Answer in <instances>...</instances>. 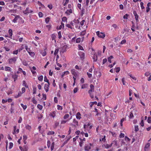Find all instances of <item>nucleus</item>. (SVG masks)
<instances>
[{
  "instance_id": "6",
  "label": "nucleus",
  "mask_w": 151,
  "mask_h": 151,
  "mask_svg": "<svg viewBox=\"0 0 151 151\" xmlns=\"http://www.w3.org/2000/svg\"><path fill=\"white\" fill-rule=\"evenodd\" d=\"M17 129V127L16 126H14V132H13V134H16V130L17 133L19 132V129Z\"/></svg>"
},
{
  "instance_id": "28",
  "label": "nucleus",
  "mask_w": 151,
  "mask_h": 151,
  "mask_svg": "<svg viewBox=\"0 0 151 151\" xmlns=\"http://www.w3.org/2000/svg\"><path fill=\"white\" fill-rule=\"evenodd\" d=\"M139 130L138 126L137 125H135L134 126V131L137 132Z\"/></svg>"
},
{
  "instance_id": "23",
  "label": "nucleus",
  "mask_w": 151,
  "mask_h": 151,
  "mask_svg": "<svg viewBox=\"0 0 151 151\" xmlns=\"http://www.w3.org/2000/svg\"><path fill=\"white\" fill-rule=\"evenodd\" d=\"M25 127L26 129H28L29 130H30L32 129L31 127L28 125H26Z\"/></svg>"
},
{
  "instance_id": "5",
  "label": "nucleus",
  "mask_w": 151,
  "mask_h": 151,
  "mask_svg": "<svg viewBox=\"0 0 151 151\" xmlns=\"http://www.w3.org/2000/svg\"><path fill=\"white\" fill-rule=\"evenodd\" d=\"M57 111H53L51 112L50 114V116H52L53 118H54L55 116L56 113Z\"/></svg>"
},
{
  "instance_id": "15",
  "label": "nucleus",
  "mask_w": 151,
  "mask_h": 151,
  "mask_svg": "<svg viewBox=\"0 0 151 151\" xmlns=\"http://www.w3.org/2000/svg\"><path fill=\"white\" fill-rule=\"evenodd\" d=\"M94 60V61L96 62L97 60V55L96 54H95L94 55V56L93 58Z\"/></svg>"
},
{
  "instance_id": "12",
  "label": "nucleus",
  "mask_w": 151,
  "mask_h": 151,
  "mask_svg": "<svg viewBox=\"0 0 151 151\" xmlns=\"http://www.w3.org/2000/svg\"><path fill=\"white\" fill-rule=\"evenodd\" d=\"M79 55L82 60H83L84 59L85 54L84 53L80 52L79 53Z\"/></svg>"
},
{
  "instance_id": "54",
  "label": "nucleus",
  "mask_w": 151,
  "mask_h": 151,
  "mask_svg": "<svg viewBox=\"0 0 151 151\" xmlns=\"http://www.w3.org/2000/svg\"><path fill=\"white\" fill-rule=\"evenodd\" d=\"M78 47L79 49V50H83V47L81 46L80 45H78Z\"/></svg>"
},
{
  "instance_id": "19",
  "label": "nucleus",
  "mask_w": 151,
  "mask_h": 151,
  "mask_svg": "<svg viewBox=\"0 0 151 151\" xmlns=\"http://www.w3.org/2000/svg\"><path fill=\"white\" fill-rule=\"evenodd\" d=\"M9 33L10 37H11L12 35V30L11 29H9Z\"/></svg>"
},
{
  "instance_id": "47",
  "label": "nucleus",
  "mask_w": 151,
  "mask_h": 151,
  "mask_svg": "<svg viewBox=\"0 0 151 151\" xmlns=\"http://www.w3.org/2000/svg\"><path fill=\"white\" fill-rule=\"evenodd\" d=\"M81 40V39L80 38H78L76 39V42L77 43H79Z\"/></svg>"
},
{
  "instance_id": "58",
  "label": "nucleus",
  "mask_w": 151,
  "mask_h": 151,
  "mask_svg": "<svg viewBox=\"0 0 151 151\" xmlns=\"http://www.w3.org/2000/svg\"><path fill=\"white\" fill-rule=\"evenodd\" d=\"M22 63L23 65L25 66H27V62L26 61H23L22 62Z\"/></svg>"
},
{
  "instance_id": "32",
  "label": "nucleus",
  "mask_w": 151,
  "mask_h": 151,
  "mask_svg": "<svg viewBox=\"0 0 151 151\" xmlns=\"http://www.w3.org/2000/svg\"><path fill=\"white\" fill-rule=\"evenodd\" d=\"M68 12L69 13H72V10L71 9H70L68 10L66 12H65V13L67 14H68Z\"/></svg>"
},
{
  "instance_id": "43",
  "label": "nucleus",
  "mask_w": 151,
  "mask_h": 151,
  "mask_svg": "<svg viewBox=\"0 0 151 151\" xmlns=\"http://www.w3.org/2000/svg\"><path fill=\"white\" fill-rule=\"evenodd\" d=\"M43 76H41L38 77V79L40 81H42L43 80Z\"/></svg>"
},
{
  "instance_id": "49",
  "label": "nucleus",
  "mask_w": 151,
  "mask_h": 151,
  "mask_svg": "<svg viewBox=\"0 0 151 151\" xmlns=\"http://www.w3.org/2000/svg\"><path fill=\"white\" fill-rule=\"evenodd\" d=\"M147 122L149 123H151V117H149L147 119Z\"/></svg>"
},
{
  "instance_id": "34",
  "label": "nucleus",
  "mask_w": 151,
  "mask_h": 151,
  "mask_svg": "<svg viewBox=\"0 0 151 151\" xmlns=\"http://www.w3.org/2000/svg\"><path fill=\"white\" fill-rule=\"evenodd\" d=\"M29 9V8L28 7H27L24 12V13L25 14H27V13H30V12L28 11V10Z\"/></svg>"
},
{
  "instance_id": "38",
  "label": "nucleus",
  "mask_w": 151,
  "mask_h": 151,
  "mask_svg": "<svg viewBox=\"0 0 151 151\" xmlns=\"http://www.w3.org/2000/svg\"><path fill=\"white\" fill-rule=\"evenodd\" d=\"M134 117V116H133V114L132 113V112H130V114L129 115V117L130 119H132V118H133Z\"/></svg>"
},
{
  "instance_id": "53",
  "label": "nucleus",
  "mask_w": 151,
  "mask_h": 151,
  "mask_svg": "<svg viewBox=\"0 0 151 151\" xmlns=\"http://www.w3.org/2000/svg\"><path fill=\"white\" fill-rule=\"evenodd\" d=\"M79 137L78 136H76L75 137L73 138V142H75L76 141V139H77Z\"/></svg>"
},
{
  "instance_id": "42",
  "label": "nucleus",
  "mask_w": 151,
  "mask_h": 151,
  "mask_svg": "<svg viewBox=\"0 0 151 151\" xmlns=\"http://www.w3.org/2000/svg\"><path fill=\"white\" fill-rule=\"evenodd\" d=\"M140 6L141 7V9H145V7L143 6L144 3L143 2H142L140 3Z\"/></svg>"
},
{
  "instance_id": "39",
  "label": "nucleus",
  "mask_w": 151,
  "mask_h": 151,
  "mask_svg": "<svg viewBox=\"0 0 151 151\" xmlns=\"http://www.w3.org/2000/svg\"><path fill=\"white\" fill-rule=\"evenodd\" d=\"M57 107L58 109V110H62L63 109L62 107L59 105H58Z\"/></svg>"
},
{
  "instance_id": "16",
  "label": "nucleus",
  "mask_w": 151,
  "mask_h": 151,
  "mask_svg": "<svg viewBox=\"0 0 151 151\" xmlns=\"http://www.w3.org/2000/svg\"><path fill=\"white\" fill-rule=\"evenodd\" d=\"M39 97H41L42 96V99L43 100H45L46 99V95H38Z\"/></svg>"
},
{
  "instance_id": "51",
  "label": "nucleus",
  "mask_w": 151,
  "mask_h": 151,
  "mask_svg": "<svg viewBox=\"0 0 151 151\" xmlns=\"http://www.w3.org/2000/svg\"><path fill=\"white\" fill-rule=\"evenodd\" d=\"M62 20L63 22H65L67 20V18L65 17H63L62 18Z\"/></svg>"
},
{
  "instance_id": "55",
  "label": "nucleus",
  "mask_w": 151,
  "mask_h": 151,
  "mask_svg": "<svg viewBox=\"0 0 151 151\" xmlns=\"http://www.w3.org/2000/svg\"><path fill=\"white\" fill-rule=\"evenodd\" d=\"M32 102L34 104H36L37 103V101L34 98L32 99Z\"/></svg>"
},
{
  "instance_id": "61",
  "label": "nucleus",
  "mask_w": 151,
  "mask_h": 151,
  "mask_svg": "<svg viewBox=\"0 0 151 151\" xmlns=\"http://www.w3.org/2000/svg\"><path fill=\"white\" fill-rule=\"evenodd\" d=\"M23 138L24 141H25L27 139V136L24 135L23 136Z\"/></svg>"
},
{
  "instance_id": "45",
  "label": "nucleus",
  "mask_w": 151,
  "mask_h": 151,
  "mask_svg": "<svg viewBox=\"0 0 151 151\" xmlns=\"http://www.w3.org/2000/svg\"><path fill=\"white\" fill-rule=\"evenodd\" d=\"M59 49L58 48L56 49L55 50L54 55H56L58 52Z\"/></svg>"
},
{
  "instance_id": "25",
  "label": "nucleus",
  "mask_w": 151,
  "mask_h": 151,
  "mask_svg": "<svg viewBox=\"0 0 151 151\" xmlns=\"http://www.w3.org/2000/svg\"><path fill=\"white\" fill-rule=\"evenodd\" d=\"M37 107L40 110H41L42 109L43 106L42 105H41L40 104H38L37 105Z\"/></svg>"
},
{
  "instance_id": "33",
  "label": "nucleus",
  "mask_w": 151,
  "mask_h": 151,
  "mask_svg": "<svg viewBox=\"0 0 151 151\" xmlns=\"http://www.w3.org/2000/svg\"><path fill=\"white\" fill-rule=\"evenodd\" d=\"M90 125V124L89 123H88L87 124H85L84 125L83 127L84 128V129H85L86 128L88 127H89Z\"/></svg>"
},
{
  "instance_id": "8",
  "label": "nucleus",
  "mask_w": 151,
  "mask_h": 151,
  "mask_svg": "<svg viewBox=\"0 0 151 151\" xmlns=\"http://www.w3.org/2000/svg\"><path fill=\"white\" fill-rule=\"evenodd\" d=\"M76 117L77 119L80 120L81 118V114L79 112H78L76 115Z\"/></svg>"
},
{
  "instance_id": "63",
  "label": "nucleus",
  "mask_w": 151,
  "mask_h": 151,
  "mask_svg": "<svg viewBox=\"0 0 151 151\" xmlns=\"http://www.w3.org/2000/svg\"><path fill=\"white\" fill-rule=\"evenodd\" d=\"M25 91V88L24 87H23L22 89V93H24Z\"/></svg>"
},
{
  "instance_id": "62",
  "label": "nucleus",
  "mask_w": 151,
  "mask_h": 151,
  "mask_svg": "<svg viewBox=\"0 0 151 151\" xmlns=\"http://www.w3.org/2000/svg\"><path fill=\"white\" fill-rule=\"evenodd\" d=\"M90 87L91 88V89L92 91H93L94 90V86L92 84H91L90 86Z\"/></svg>"
},
{
  "instance_id": "17",
  "label": "nucleus",
  "mask_w": 151,
  "mask_h": 151,
  "mask_svg": "<svg viewBox=\"0 0 151 151\" xmlns=\"http://www.w3.org/2000/svg\"><path fill=\"white\" fill-rule=\"evenodd\" d=\"M19 16H17L14 17V19L13 20V22L14 23L17 22L18 19L19 18Z\"/></svg>"
},
{
  "instance_id": "1",
  "label": "nucleus",
  "mask_w": 151,
  "mask_h": 151,
  "mask_svg": "<svg viewBox=\"0 0 151 151\" xmlns=\"http://www.w3.org/2000/svg\"><path fill=\"white\" fill-rule=\"evenodd\" d=\"M92 145L91 143L86 144L84 147V150L85 151H89L91 149V146Z\"/></svg>"
},
{
  "instance_id": "26",
  "label": "nucleus",
  "mask_w": 151,
  "mask_h": 151,
  "mask_svg": "<svg viewBox=\"0 0 151 151\" xmlns=\"http://www.w3.org/2000/svg\"><path fill=\"white\" fill-rule=\"evenodd\" d=\"M12 77L14 79V81H15L17 78L18 76L16 75H12Z\"/></svg>"
},
{
  "instance_id": "20",
  "label": "nucleus",
  "mask_w": 151,
  "mask_h": 151,
  "mask_svg": "<svg viewBox=\"0 0 151 151\" xmlns=\"http://www.w3.org/2000/svg\"><path fill=\"white\" fill-rule=\"evenodd\" d=\"M55 134V132L54 131H49L47 133V134L49 135H53Z\"/></svg>"
},
{
  "instance_id": "46",
  "label": "nucleus",
  "mask_w": 151,
  "mask_h": 151,
  "mask_svg": "<svg viewBox=\"0 0 151 151\" xmlns=\"http://www.w3.org/2000/svg\"><path fill=\"white\" fill-rule=\"evenodd\" d=\"M44 81L48 83V84L49 83L48 80L47 79L46 76H45L44 78Z\"/></svg>"
},
{
  "instance_id": "2",
  "label": "nucleus",
  "mask_w": 151,
  "mask_h": 151,
  "mask_svg": "<svg viewBox=\"0 0 151 151\" xmlns=\"http://www.w3.org/2000/svg\"><path fill=\"white\" fill-rule=\"evenodd\" d=\"M96 34L99 37L104 38L105 37V34L104 33L102 32L100 33V32L99 31H97L96 32Z\"/></svg>"
},
{
  "instance_id": "29",
  "label": "nucleus",
  "mask_w": 151,
  "mask_h": 151,
  "mask_svg": "<svg viewBox=\"0 0 151 151\" xmlns=\"http://www.w3.org/2000/svg\"><path fill=\"white\" fill-rule=\"evenodd\" d=\"M69 117V115L68 114H65L63 117L64 119H65Z\"/></svg>"
},
{
  "instance_id": "36",
  "label": "nucleus",
  "mask_w": 151,
  "mask_h": 151,
  "mask_svg": "<svg viewBox=\"0 0 151 151\" xmlns=\"http://www.w3.org/2000/svg\"><path fill=\"white\" fill-rule=\"evenodd\" d=\"M50 143H51L50 141V140H47V146L48 148H49L50 147Z\"/></svg>"
},
{
  "instance_id": "50",
  "label": "nucleus",
  "mask_w": 151,
  "mask_h": 151,
  "mask_svg": "<svg viewBox=\"0 0 151 151\" xmlns=\"http://www.w3.org/2000/svg\"><path fill=\"white\" fill-rule=\"evenodd\" d=\"M58 35L59 38V39L61 38L62 37L61 32L59 31V32H58Z\"/></svg>"
},
{
  "instance_id": "31",
  "label": "nucleus",
  "mask_w": 151,
  "mask_h": 151,
  "mask_svg": "<svg viewBox=\"0 0 151 151\" xmlns=\"http://www.w3.org/2000/svg\"><path fill=\"white\" fill-rule=\"evenodd\" d=\"M69 72L68 71H66L64 72L63 73V74L62 73V76H62V77H63V76L64 75H67V74H69Z\"/></svg>"
},
{
  "instance_id": "14",
  "label": "nucleus",
  "mask_w": 151,
  "mask_h": 151,
  "mask_svg": "<svg viewBox=\"0 0 151 151\" xmlns=\"http://www.w3.org/2000/svg\"><path fill=\"white\" fill-rule=\"evenodd\" d=\"M113 144V143H111L110 145H108V144H106L105 145V148H106V149H108L110 147H111L112 146Z\"/></svg>"
},
{
  "instance_id": "57",
  "label": "nucleus",
  "mask_w": 151,
  "mask_h": 151,
  "mask_svg": "<svg viewBox=\"0 0 151 151\" xmlns=\"http://www.w3.org/2000/svg\"><path fill=\"white\" fill-rule=\"evenodd\" d=\"M22 118L21 117H20L19 119V120L18 121V123H21L22 122Z\"/></svg>"
},
{
  "instance_id": "24",
  "label": "nucleus",
  "mask_w": 151,
  "mask_h": 151,
  "mask_svg": "<svg viewBox=\"0 0 151 151\" xmlns=\"http://www.w3.org/2000/svg\"><path fill=\"white\" fill-rule=\"evenodd\" d=\"M54 145H55V142H53L51 144V151H52L54 149Z\"/></svg>"
},
{
  "instance_id": "7",
  "label": "nucleus",
  "mask_w": 151,
  "mask_h": 151,
  "mask_svg": "<svg viewBox=\"0 0 151 151\" xmlns=\"http://www.w3.org/2000/svg\"><path fill=\"white\" fill-rule=\"evenodd\" d=\"M150 144L149 143H147L145 145V151H148L149 149V148L150 146Z\"/></svg>"
},
{
  "instance_id": "64",
  "label": "nucleus",
  "mask_w": 151,
  "mask_h": 151,
  "mask_svg": "<svg viewBox=\"0 0 151 151\" xmlns=\"http://www.w3.org/2000/svg\"><path fill=\"white\" fill-rule=\"evenodd\" d=\"M126 42V40H123L121 42V44H123L124 43H125Z\"/></svg>"
},
{
  "instance_id": "56",
  "label": "nucleus",
  "mask_w": 151,
  "mask_h": 151,
  "mask_svg": "<svg viewBox=\"0 0 151 151\" xmlns=\"http://www.w3.org/2000/svg\"><path fill=\"white\" fill-rule=\"evenodd\" d=\"M120 70V68L119 67H117L116 68V73L119 72Z\"/></svg>"
},
{
  "instance_id": "18",
  "label": "nucleus",
  "mask_w": 151,
  "mask_h": 151,
  "mask_svg": "<svg viewBox=\"0 0 151 151\" xmlns=\"http://www.w3.org/2000/svg\"><path fill=\"white\" fill-rule=\"evenodd\" d=\"M51 38L52 40H55V42H56V40H55L56 37V36L54 34H52V35L51 36Z\"/></svg>"
},
{
  "instance_id": "44",
  "label": "nucleus",
  "mask_w": 151,
  "mask_h": 151,
  "mask_svg": "<svg viewBox=\"0 0 151 151\" xmlns=\"http://www.w3.org/2000/svg\"><path fill=\"white\" fill-rule=\"evenodd\" d=\"M124 139L126 141H129L130 140V139L129 137L126 136L125 137Z\"/></svg>"
},
{
  "instance_id": "9",
  "label": "nucleus",
  "mask_w": 151,
  "mask_h": 151,
  "mask_svg": "<svg viewBox=\"0 0 151 151\" xmlns=\"http://www.w3.org/2000/svg\"><path fill=\"white\" fill-rule=\"evenodd\" d=\"M73 123V125L75 126H78V122L76 119H74Z\"/></svg>"
},
{
  "instance_id": "4",
  "label": "nucleus",
  "mask_w": 151,
  "mask_h": 151,
  "mask_svg": "<svg viewBox=\"0 0 151 151\" xmlns=\"http://www.w3.org/2000/svg\"><path fill=\"white\" fill-rule=\"evenodd\" d=\"M67 47V45H65L64 46H63L62 47L61 52H62L63 53L64 52H65L66 51V50Z\"/></svg>"
},
{
  "instance_id": "30",
  "label": "nucleus",
  "mask_w": 151,
  "mask_h": 151,
  "mask_svg": "<svg viewBox=\"0 0 151 151\" xmlns=\"http://www.w3.org/2000/svg\"><path fill=\"white\" fill-rule=\"evenodd\" d=\"M23 84L22 85L23 86H25L26 88H28V86L27 85V84L26 83L25 81H23Z\"/></svg>"
},
{
  "instance_id": "22",
  "label": "nucleus",
  "mask_w": 151,
  "mask_h": 151,
  "mask_svg": "<svg viewBox=\"0 0 151 151\" xmlns=\"http://www.w3.org/2000/svg\"><path fill=\"white\" fill-rule=\"evenodd\" d=\"M28 149V148L26 146H24L23 149L22 150V151H27Z\"/></svg>"
},
{
  "instance_id": "21",
  "label": "nucleus",
  "mask_w": 151,
  "mask_h": 151,
  "mask_svg": "<svg viewBox=\"0 0 151 151\" xmlns=\"http://www.w3.org/2000/svg\"><path fill=\"white\" fill-rule=\"evenodd\" d=\"M71 73L75 77L77 76V74L75 72V70L74 69L72 70L71 71Z\"/></svg>"
},
{
  "instance_id": "41",
  "label": "nucleus",
  "mask_w": 151,
  "mask_h": 151,
  "mask_svg": "<svg viewBox=\"0 0 151 151\" xmlns=\"http://www.w3.org/2000/svg\"><path fill=\"white\" fill-rule=\"evenodd\" d=\"M11 68L9 67H6L5 68V70L6 71H11Z\"/></svg>"
},
{
  "instance_id": "35",
  "label": "nucleus",
  "mask_w": 151,
  "mask_h": 151,
  "mask_svg": "<svg viewBox=\"0 0 151 151\" xmlns=\"http://www.w3.org/2000/svg\"><path fill=\"white\" fill-rule=\"evenodd\" d=\"M9 148L10 149L12 147L13 145V144L12 142H10L9 143Z\"/></svg>"
},
{
  "instance_id": "37",
  "label": "nucleus",
  "mask_w": 151,
  "mask_h": 151,
  "mask_svg": "<svg viewBox=\"0 0 151 151\" xmlns=\"http://www.w3.org/2000/svg\"><path fill=\"white\" fill-rule=\"evenodd\" d=\"M124 136V134L123 133H121L119 135V137L120 138H123Z\"/></svg>"
},
{
  "instance_id": "11",
  "label": "nucleus",
  "mask_w": 151,
  "mask_h": 151,
  "mask_svg": "<svg viewBox=\"0 0 151 151\" xmlns=\"http://www.w3.org/2000/svg\"><path fill=\"white\" fill-rule=\"evenodd\" d=\"M50 85V83L48 84H45L44 86V89H45L46 92L48 91V89L49 86Z\"/></svg>"
},
{
  "instance_id": "40",
  "label": "nucleus",
  "mask_w": 151,
  "mask_h": 151,
  "mask_svg": "<svg viewBox=\"0 0 151 151\" xmlns=\"http://www.w3.org/2000/svg\"><path fill=\"white\" fill-rule=\"evenodd\" d=\"M59 123L58 122H55V124L54 127L56 128L59 125Z\"/></svg>"
},
{
  "instance_id": "48",
  "label": "nucleus",
  "mask_w": 151,
  "mask_h": 151,
  "mask_svg": "<svg viewBox=\"0 0 151 151\" xmlns=\"http://www.w3.org/2000/svg\"><path fill=\"white\" fill-rule=\"evenodd\" d=\"M49 20H50V18L48 17H47L45 19V22L47 24L48 23V22H49Z\"/></svg>"
},
{
  "instance_id": "27",
  "label": "nucleus",
  "mask_w": 151,
  "mask_h": 151,
  "mask_svg": "<svg viewBox=\"0 0 151 151\" xmlns=\"http://www.w3.org/2000/svg\"><path fill=\"white\" fill-rule=\"evenodd\" d=\"M21 106H22V108H23V109L24 110H25L26 109V108H27V106L26 105H24L22 104H21Z\"/></svg>"
},
{
  "instance_id": "10",
  "label": "nucleus",
  "mask_w": 151,
  "mask_h": 151,
  "mask_svg": "<svg viewBox=\"0 0 151 151\" xmlns=\"http://www.w3.org/2000/svg\"><path fill=\"white\" fill-rule=\"evenodd\" d=\"M9 63H11L13 62H15L17 60V59L16 58H13L9 59Z\"/></svg>"
},
{
  "instance_id": "59",
  "label": "nucleus",
  "mask_w": 151,
  "mask_h": 151,
  "mask_svg": "<svg viewBox=\"0 0 151 151\" xmlns=\"http://www.w3.org/2000/svg\"><path fill=\"white\" fill-rule=\"evenodd\" d=\"M66 26L68 28H70L71 29H72V27L70 26V25L69 24H66Z\"/></svg>"
},
{
  "instance_id": "13",
  "label": "nucleus",
  "mask_w": 151,
  "mask_h": 151,
  "mask_svg": "<svg viewBox=\"0 0 151 151\" xmlns=\"http://www.w3.org/2000/svg\"><path fill=\"white\" fill-rule=\"evenodd\" d=\"M84 116L86 117L88 119H90L91 118V113L85 114Z\"/></svg>"
},
{
  "instance_id": "52",
  "label": "nucleus",
  "mask_w": 151,
  "mask_h": 151,
  "mask_svg": "<svg viewBox=\"0 0 151 151\" xmlns=\"http://www.w3.org/2000/svg\"><path fill=\"white\" fill-rule=\"evenodd\" d=\"M128 75L130 76V77L131 78H132L133 79H134V80H136V78L135 77L133 76H132V75H131V74H130V75L128 74Z\"/></svg>"
},
{
  "instance_id": "3",
  "label": "nucleus",
  "mask_w": 151,
  "mask_h": 151,
  "mask_svg": "<svg viewBox=\"0 0 151 151\" xmlns=\"http://www.w3.org/2000/svg\"><path fill=\"white\" fill-rule=\"evenodd\" d=\"M133 14L135 16V19L136 22L137 23V24L138 22H139V20L138 19L139 16L137 14V12L135 11H134Z\"/></svg>"
},
{
  "instance_id": "60",
  "label": "nucleus",
  "mask_w": 151,
  "mask_h": 151,
  "mask_svg": "<svg viewBox=\"0 0 151 151\" xmlns=\"http://www.w3.org/2000/svg\"><path fill=\"white\" fill-rule=\"evenodd\" d=\"M38 15L40 17H42L43 14L41 12H39L38 13Z\"/></svg>"
}]
</instances>
